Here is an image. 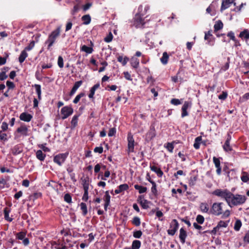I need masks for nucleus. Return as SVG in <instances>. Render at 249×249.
Listing matches in <instances>:
<instances>
[{"mask_svg": "<svg viewBox=\"0 0 249 249\" xmlns=\"http://www.w3.org/2000/svg\"><path fill=\"white\" fill-rule=\"evenodd\" d=\"M179 224L176 219H173L170 223V229L167 230L169 235L173 236L178 228Z\"/></svg>", "mask_w": 249, "mask_h": 249, "instance_id": "nucleus-8", "label": "nucleus"}, {"mask_svg": "<svg viewBox=\"0 0 249 249\" xmlns=\"http://www.w3.org/2000/svg\"><path fill=\"white\" fill-rule=\"evenodd\" d=\"M239 37L242 38H244L246 40L249 39V31L248 29H245L243 31L241 32Z\"/></svg>", "mask_w": 249, "mask_h": 249, "instance_id": "nucleus-31", "label": "nucleus"}, {"mask_svg": "<svg viewBox=\"0 0 249 249\" xmlns=\"http://www.w3.org/2000/svg\"><path fill=\"white\" fill-rule=\"evenodd\" d=\"M64 199L65 201L68 203H71V196L69 193L66 194L64 195Z\"/></svg>", "mask_w": 249, "mask_h": 249, "instance_id": "nucleus-57", "label": "nucleus"}, {"mask_svg": "<svg viewBox=\"0 0 249 249\" xmlns=\"http://www.w3.org/2000/svg\"><path fill=\"white\" fill-rule=\"evenodd\" d=\"M113 36L111 32H110L107 36L105 37L104 41L107 43L110 42L113 39Z\"/></svg>", "mask_w": 249, "mask_h": 249, "instance_id": "nucleus-52", "label": "nucleus"}, {"mask_svg": "<svg viewBox=\"0 0 249 249\" xmlns=\"http://www.w3.org/2000/svg\"><path fill=\"white\" fill-rule=\"evenodd\" d=\"M73 112V109L71 106H66L63 107L61 109V114L62 115L61 119L65 120L70 116L72 115Z\"/></svg>", "mask_w": 249, "mask_h": 249, "instance_id": "nucleus-7", "label": "nucleus"}, {"mask_svg": "<svg viewBox=\"0 0 249 249\" xmlns=\"http://www.w3.org/2000/svg\"><path fill=\"white\" fill-rule=\"evenodd\" d=\"M197 180V177H191L189 179V185L190 186H193L195 185L196 182Z\"/></svg>", "mask_w": 249, "mask_h": 249, "instance_id": "nucleus-56", "label": "nucleus"}, {"mask_svg": "<svg viewBox=\"0 0 249 249\" xmlns=\"http://www.w3.org/2000/svg\"><path fill=\"white\" fill-rule=\"evenodd\" d=\"M28 54L26 50H23L22 51L18 57L19 62L20 64H22L25 61V59L28 57Z\"/></svg>", "mask_w": 249, "mask_h": 249, "instance_id": "nucleus-27", "label": "nucleus"}, {"mask_svg": "<svg viewBox=\"0 0 249 249\" xmlns=\"http://www.w3.org/2000/svg\"><path fill=\"white\" fill-rule=\"evenodd\" d=\"M26 234V232L22 231L17 233L16 234V238L17 239H18V240H22L25 238Z\"/></svg>", "mask_w": 249, "mask_h": 249, "instance_id": "nucleus-46", "label": "nucleus"}, {"mask_svg": "<svg viewBox=\"0 0 249 249\" xmlns=\"http://www.w3.org/2000/svg\"><path fill=\"white\" fill-rule=\"evenodd\" d=\"M141 246V242L140 240H135L132 242V245L130 247H125L124 249H139Z\"/></svg>", "mask_w": 249, "mask_h": 249, "instance_id": "nucleus-21", "label": "nucleus"}, {"mask_svg": "<svg viewBox=\"0 0 249 249\" xmlns=\"http://www.w3.org/2000/svg\"><path fill=\"white\" fill-rule=\"evenodd\" d=\"M19 118L21 121L29 122L31 121L32 119L33 118V116L26 112H23L20 114L19 116Z\"/></svg>", "mask_w": 249, "mask_h": 249, "instance_id": "nucleus-18", "label": "nucleus"}, {"mask_svg": "<svg viewBox=\"0 0 249 249\" xmlns=\"http://www.w3.org/2000/svg\"><path fill=\"white\" fill-rule=\"evenodd\" d=\"M117 60L118 62L121 63L123 66H125L128 60V58L127 57H125L123 58L122 56H119L117 57Z\"/></svg>", "mask_w": 249, "mask_h": 249, "instance_id": "nucleus-44", "label": "nucleus"}, {"mask_svg": "<svg viewBox=\"0 0 249 249\" xmlns=\"http://www.w3.org/2000/svg\"><path fill=\"white\" fill-rule=\"evenodd\" d=\"M229 221L220 220L217 224L219 229L220 228H226L228 225Z\"/></svg>", "mask_w": 249, "mask_h": 249, "instance_id": "nucleus-50", "label": "nucleus"}, {"mask_svg": "<svg viewBox=\"0 0 249 249\" xmlns=\"http://www.w3.org/2000/svg\"><path fill=\"white\" fill-rule=\"evenodd\" d=\"M149 138L151 140L156 136V130L154 126L151 125L150 130L147 133Z\"/></svg>", "mask_w": 249, "mask_h": 249, "instance_id": "nucleus-33", "label": "nucleus"}, {"mask_svg": "<svg viewBox=\"0 0 249 249\" xmlns=\"http://www.w3.org/2000/svg\"><path fill=\"white\" fill-rule=\"evenodd\" d=\"M85 93L84 92H81L76 95L75 98L73 100V103L74 104H77L80 101L81 98L85 96Z\"/></svg>", "mask_w": 249, "mask_h": 249, "instance_id": "nucleus-40", "label": "nucleus"}, {"mask_svg": "<svg viewBox=\"0 0 249 249\" xmlns=\"http://www.w3.org/2000/svg\"><path fill=\"white\" fill-rule=\"evenodd\" d=\"M143 7L140 5L138 7V12L135 15L133 19V25L137 28H143L145 24L143 16L144 13H142V9Z\"/></svg>", "mask_w": 249, "mask_h": 249, "instance_id": "nucleus-4", "label": "nucleus"}, {"mask_svg": "<svg viewBox=\"0 0 249 249\" xmlns=\"http://www.w3.org/2000/svg\"><path fill=\"white\" fill-rule=\"evenodd\" d=\"M57 64L60 68H63V67H64L63 58L61 56H58Z\"/></svg>", "mask_w": 249, "mask_h": 249, "instance_id": "nucleus-58", "label": "nucleus"}, {"mask_svg": "<svg viewBox=\"0 0 249 249\" xmlns=\"http://www.w3.org/2000/svg\"><path fill=\"white\" fill-rule=\"evenodd\" d=\"M225 206V204L223 202H215L213 204L210 212L216 216L222 214V218H227L230 215L231 212L229 210L223 211V208Z\"/></svg>", "mask_w": 249, "mask_h": 249, "instance_id": "nucleus-1", "label": "nucleus"}, {"mask_svg": "<svg viewBox=\"0 0 249 249\" xmlns=\"http://www.w3.org/2000/svg\"><path fill=\"white\" fill-rule=\"evenodd\" d=\"M36 157L40 161H43L46 157V154H44L41 150H38L36 152Z\"/></svg>", "mask_w": 249, "mask_h": 249, "instance_id": "nucleus-30", "label": "nucleus"}, {"mask_svg": "<svg viewBox=\"0 0 249 249\" xmlns=\"http://www.w3.org/2000/svg\"><path fill=\"white\" fill-rule=\"evenodd\" d=\"M35 44V41L32 40V41L30 42L29 44L25 48V49L24 50H26V51H29L31 50L34 47Z\"/></svg>", "mask_w": 249, "mask_h": 249, "instance_id": "nucleus-55", "label": "nucleus"}, {"mask_svg": "<svg viewBox=\"0 0 249 249\" xmlns=\"http://www.w3.org/2000/svg\"><path fill=\"white\" fill-rule=\"evenodd\" d=\"M243 68L245 69L246 71H244L243 73L245 74H248L249 72V62H243Z\"/></svg>", "mask_w": 249, "mask_h": 249, "instance_id": "nucleus-51", "label": "nucleus"}, {"mask_svg": "<svg viewBox=\"0 0 249 249\" xmlns=\"http://www.w3.org/2000/svg\"><path fill=\"white\" fill-rule=\"evenodd\" d=\"M221 158H216L213 157V162L214 164L215 167L216 168V172L217 175L219 176L221 174V167L220 166V159Z\"/></svg>", "mask_w": 249, "mask_h": 249, "instance_id": "nucleus-12", "label": "nucleus"}, {"mask_svg": "<svg viewBox=\"0 0 249 249\" xmlns=\"http://www.w3.org/2000/svg\"><path fill=\"white\" fill-rule=\"evenodd\" d=\"M81 19L83 22V24L85 25H88L89 24L91 21V18L89 15H84L82 17Z\"/></svg>", "mask_w": 249, "mask_h": 249, "instance_id": "nucleus-35", "label": "nucleus"}, {"mask_svg": "<svg viewBox=\"0 0 249 249\" xmlns=\"http://www.w3.org/2000/svg\"><path fill=\"white\" fill-rule=\"evenodd\" d=\"M241 180L244 182H247L249 180V174L246 172H243L241 177Z\"/></svg>", "mask_w": 249, "mask_h": 249, "instance_id": "nucleus-42", "label": "nucleus"}, {"mask_svg": "<svg viewBox=\"0 0 249 249\" xmlns=\"http://www.w3.org/2000/svg\"><path fill=\"white\" fill-rule=\"evenodd\" d=\"M196 221L197 223L202 224L204 222V217L202 215L198 214L196 217Z\"/></svg>", "mask_w": 249, "mask_h": 249, "instance_id": "nucleus-53", "label": "nucleus"}, {"mask_svg": "<svg viewBox=\"0 0 249 249\" xmlns=\"http://www.w3.org/2000/svg\"><path fill=\"white\" fill-rule=\"evenodd\" d=\"M209 37H213V35L212 34V31H209L205 34V40H209Z\"/></svg>", "mask_w": 249, "mask_h": 249, "instance_id": "nucleus-63", "label": "nucleus"}, {"mask_svg": "<svg viewBox=\"0 0 249 249\" xmlns=\"http://www.w3.org/2000/svg\"><path fill=\"white\" fill-rule=\"evenodd\" d=\"M200 209L203 213H208L209 208L208 205L206 203H202L200 205Z\"/></svg>", "mask_w": 249, "mask_h": 249, "instance_id": "nucleus-41", "label": "nucleus"}, {"mask_svg": "<svg viewBox=\"0 0 249 249\" xmlns=\"http://www.w3.org/2000/svg\"><path fill=\"white\" fill-rule=\"evenodd\" d=\"M124 77L127 80L132 81V78L130 74L128 71H124L123 72Z\"/></svg>", "mask_w": 249, "mask_h": 249, "instance_id": "nucleus-61", "label": "nucleus"}, {"mask_svg": "<svg viewBox=\"0 0 249 249\" xmlns=\"http://www.w3.org/2000/svg\"><path fill=\"white\" fill-rule=\"evenodd\" d=\"M80 209L82 211V214L85 216L88 213L87 206L86 203L81 202L80 204Z\"/></svg>", "mask_w": 249, "mask_h": 249, "instance_id": "nucleus-39", "label": "nucleus"}, {"mask_svg": "<svg viewBox=\"0 0 249 249\" xmlns=\"http://www.w3.org/2000/svg\"><path fill=\"white\" fill-rule=\"evenodd\" d=\"M150 168L151 170L155 172L157 174L158 177L161 178L163 176V173L161 171L160 168H158L157 167H156L155 165H150Z\"/></svg>", "mask_w": 249, "mask_h": 249, "instance_id": "nucleus-22", "label": "nucleus"}, {"mask_svg": "<svg viewBox=\"0 0 249 249\" xmlns=\"http://www.w3.org/2000/svg\"><path fill=\"white\" fill-rule=\"evenodd\" d=\"M11 212V209L8 207L4 208L3 210L4 217L5 220L8 222H12L13 219L10 217L9 215Z\"/></svg>", "mask_w": 249, "mask_h": 249, "instance_id": "nucleus-23", "label": "nucleus"}, {"mask_svg": "<svg viewBox=\"0 0 249 249\" xmlns=\"http://www.w3.org/2000/svg\"><path fill=\"white\" fill-rule=\"evenodd\" d=\"M177 143L176 141H173L171 142H167L164 145V147L170 153H173L174 148V144Z\"/></svg>", "mask_w": 249, "mask_h": 249, "instance_id": "nucleus-28", "label": "nucleus"}, {"mask_svg": "<svg viewBox=\"0 0 249 249\" xmlns=\"http://www.w3.org/2000/svg\"><path fill=\"white\" fill-rule=\"evenodd\" d=\"M230 191L227 190H222L221 189H216L213 192V194L221 197L224 198L226 202L228 201V198Z\"/></svg>", "mask_w": 249, "mask_h": 249, "instance_id": "nucleus-9", "label": "nucleus"}, {"mask_svg": "<svg viewBox=\"0 0 249 249\" xmlns=\"http://www.w3.org/2000/svg\"><path fill=\"white\" fill-rule=\"evenodd\" d=\"M246 200L247 197L245 196L238 194L234 195L230 192L227 202L230 207H232V206L240 205L244 204Z\"/></svg>", "mask_w": 249, "mask_h": 249, "instance_id": "nucleus-2", "label": "nucleus"}, {"mask_svg": "<svg viewBox=\"0 0 249 249\" xmlns=\"http://www.w3.org/2000/svg\"><path fill=\"white\" fill-rule=\"evenodd\" d=\"M231 137L230 134H228L227 139L225 142L224 144L223 145L224 150L227 152H231L232 150V148L230 145V141Z\"/></svg>", "mask_w": 249, "mask_h": 249, "instance_id": "nucleus-11", "label": "nucleus"}, {"mask_svg": "<svg viewBox=\"0 0 249 249\" xmlns=\"http://www.w3.org/2000/svg\"><path fill=\"white\" fill-rule=\"evenodd\" d=\"M228 96V93L226 91H222V93L218 96V98L220 100H224Z\"/></svg>", "mask_w": 249, "mask_h": 249, "instance_id": "nucleus-60", "label": "nucleus"}, {"mask_svg": "<svg viewBox=\"0 0 249 249\" xmlns=\"http://www.w3.org/2000/svg\"><path fill=\"white\" fill-rule=\"evenodd\" d=\"M79 9V6L78 4H76L74 6L73 9L71 11V14L72 15H74L78 11Z\"/></svg>", "mask_w": 249, "mask_h": 249, "instance_id": "nucleus-64", "label": "nucleus"}, {"mask_svg": "<svg viewBox=\"0 0 249 249\" xmlns=\"http://www.w3.org/2000/svg\"><path fill=\"white\" fill-rule=\"evenodd\" d=\"M169 59V55L167 52H164L162 54V56L160 58V60L163 65H166L168 63Z\"/></svg>", "mask_w": 249, "mask_h": 249, "instance_id": "nucleus-32", "label": "nucleus"}, {"mask_svg": "<svg viewBox=\"0 0 249 249\" xmlns=\"http://www.w3.org/2000/svg\"><path fill=\"white\" fill-rule=\"evenodd\" d=\"M127 140V149H126V152L127 154L129 155L130 153H133L135 152L134 146L137 144V143L135 142L133 136L131 133H129L128 134Z\"/></svg>", "mask_w": 249, "mask_h": 249, "instance_id": "nucleus-6", "label": "nucleus"}, {"mask_svg": "<svg viewBox=\"0 0 249 249\" xmlns=\"http://www.w3.org/2000/svg\"><path fill=\"white\" fill-rule=\"evenodd\" d=\"M234 0H223L221 6L220 11L222 12L230 7L232 3L236 5V3L234 2Z\"/></svg>", "mask_w": 249, "mask_h": 249, "instance_id": "nucleus-13", "label": "nucleus"}, {"mask_svg": "<svg viewBox=\"0 0 249 249\" xmlns=\"http://www.w3.org/2000/svg\"><path fill=\"white\" fill-rule=\"evenodd\" d=\"M28 129L25 124H21L14 132L15 139L19 138L21 136H27L28 135Z\"/></svg>", "mask_w": 249, "mask_h": 249, "instance_id": "nucleus-5", "label": "nucleus"}, {"mask_svg": "<svg viewBox=\"0 0 249 249\" xmlns=\"http://www.w3.org/2000/svg\"><path fill=\"white\" fill-rule=\"evenodd\" d=\"M67 155L68 154L66 153L59 154L54 157L53 160V162L57 164L59 166H61L63 163L65 161Z\"/></svg>", "mask_w": 249, "mask_h": 249, "instance_id": "nucleus-10", "label": "nucleus"}, {"mask_svg": "<svg viewBox=\"0 0 249 249\" xmlns=\"http://www.w3.org/2000/svg\"><path fill=\"white\" fill-rule=\"evenodd\" d=\"M187 236L186 231L183 228H181L179 230V238L182 244L185 243Z\"/></svg>", "mask_w": 249, "mask_h": 249, "instance_id": "nucleus-20", "label": "nucleus"}, {"mask_svg": "<svg viewBox=\"0 0 249 249\" xmlns=\"http://www.w3.org/2000/svg\"><path fill=\"white\" fill-rule=\"evenodd\" d=\"M150 203L149 201L146 199L141 201L140 202L142 208L144 209H147L149 208L148 204Z\"/></svg>", "mask_w": 249, "mask_h": 249, "instance_id": "nucleus-48", "label": "nucleus"}, {"mask_svg": "<svg viewBox=\"0 0 249 249\" xmlns=\"http://www.w3.org/2000/svg\"><path fill=\"white\" fill-rule=\"evenodd\" d=\"M82 84L83 81L82 80L75 82L72 88L69 93V95L70 96H73L77 91V89L82 85Z\"/></svg>", "mask_w": 249, "mask_h": 249, "instance_id": "nucleus-16", "label": "nucleus"}, {"mask_svg": "<svg viewBox=\"0 0 249 249\" xmlns=\"http://www.w3.org/2000/svg\"><path fill=\"white\" fill-rule=\"evenodd\" d=\"M142 232L141 231H133V236L136 238H140L142 237Z\"/></svg>", "mask_w": 249, "mask_h": 249, "instance_id": "nucleus-54", "label": "nucleus"}, {"mask_svg": "<svg viewBox=\"0 0 249 249\" xmlns=\"http://www.w3.org/2000/svg\"><path fill=\"white\" fill-rule=\"evenodd\" d=\"M131 66L134 69H137L139 66V60L137 58H132Z\"/></svg>", "mask_w": 249, "mask_h": 249, "instance_id": "nucleus-37", "label": "nucleus"}, {"mask_svg": "<svg viewBox=\"0 0 249 249\" xmlns=\"http://www.w3.org/2000/svg\"><path fill=\"white\" fill-rule=\"evenodd\" d=\"M134 188L138 190L139 193L140 194H142L145 193L147 191V188L146 187H143L142 186L139 185L138 184L134 185Z\"/></svg>", "mask_w": 249, "mask_h": 249, "instance_id": "nucleus-34", "label": "nucleus"}, {"mask_svg": "<svg viewBox=\"0 0 249 249\" xmlns=\"http://www.w3.org/2000/svg\"><path fill=\"white\" fill-rule=\"evenodd\" d=\"M1 128L2 132L6 131L8 128V125L6 122H3L2 123L1 125Z\"/></svg>", "mask_w": 249, "mask_h": 249, "instance_id": "nucleus-62", "label": "nucleus"}, {"mask_svg": "<svg viewBox=\"0 0 249 249\" xmlns=\"http://www.w3.org/2000/svg\"><path fill=\"white\" fill-rule=\"evenodd\" d=\"M34 86L36 89V91L37 94L38 99L39 100H40L41 99V86L38 84H35Z\"/></svg>", "mask_w": 249, "mask_h": 249, "instance_id": "nucleus-36", "label": "nucleus"}, {"mask_svg": "<svg viewBox=\"0 0 249 249\" xmlns=\"http://www.w3.org/2000/svg\"><path fill=\"white\" fill-rule=\"evenodd\" d=\"M242 226V222L239 219H237L235 221L234 226V229L236 231H239L241 228V227Z\"/></svg>", "mask_w": 249, "mask_h": 249, "instance_id": "nucleus-47", "label": "nucleus"}, {"mask_svg": "<svg viewBox=\"0 0 249 249\" xmlns=\"http://www.w3.org/2000/svg\"><path fill=\"white\" fill-rule=\"evenodd\" d=\"M81 51L85 52L86 53L89 54L92 53L93 50L92 47H89L85 45H84L81 47Z\"/></svg>", "mask_w": 249, "mask_h": 249, "instance_id": "nucleus-38", "label": "nucleus"}, {"mask_svg": "<svg viewBox=\"0 0 249 249\" xmlns=\"http://www.w3.org/2000/svg\"><path fill=\"white\" fill-rule=\"evenodd\" d=\"M79 117V115H75L73 116L71 122V129H74L77 126Z\"/></svg>", "mask_w": 249, "mask_h": 249, "instance_id": "nucleus-26", "label": "nucleus"}, {"mask_svg": "<svg viewBox=\"0 0 249 249\" xmlns=\"http://www.w3.org/2000/svg\"><path fill=\"white\" fill-rule=\"evenodd\" d=\"M223 27V23L222 22L219 20L217 21H216L214 25V33H216L218 31H219L220 29H222Z\"/></svg>", "mask_w": 249, "mask_h": 249, "instance_id": "nucleus-29", "label": "nucleus"}, {"mask_svg": "<svg viewBox=\"0 0 249 249\" xmlns=\"http://www.w3.org/2000/svg\"><path fill=\"white\" fill-rule=\"evenodd\" d=\"M23 146L20 144H17L15 145L12 148H11V151L12 154L14 156H17L23 152Z\"/></svg>", "mask_w": 249, "mask_h": 249, "instance_id": "nucleus-15", "label": "nucleus"}, {"mask_svg": "<svg viewBox=\"0 0 249 249\" xmlns=\"http://www.w3.org/2000/svg\"><path fill=\"white\" fill-rule=\"evenodd\" d=\"M0 140L5 142L8 141L7 135L2 131H0Z\"/></svg>", "mask_w": 249, "mask_h": 249, "instance_id": "nucleus-49", "label": "nucleus"}, {"mask_svg": "<svg viewBox=\"0 0 249 249\" xmlns=\"http://www.w3.org/2000/svg\"><path fill=\"white\" fill-rule=\"evenodd\" d=\"M192 105L191 103L188 101H185L181 107V117L184 118L188 115V113L187 111L189 107H191Z\"/></svg>", "mask_w": 249, "mask_h": 249, "instance_id": "nucleus-14", "label": "nucleus"}, {"mask_svg": "<svg viewBox=\"0 0 249 249\" xmlns=\"http://www.w3.org/2000/svg\"><path fill=\"white\" fill-rule=\"evenodd\" d=\"M147 180L152 185V186L151 187V192L155 196H158V191L157 189V185H156V182L154 181H153V180H152L150 178H147Z\"/></svg>", "mask_w": 249, "mask_h": 249, "instance_id": "nucleus-24", "label": "nucleus"}, {"mask_svg": "<svg viewBox=\"0 0 249 249\" xmlns=\"http://www.w3.org/2000/svg\"><path fill=\"white\" fill-rule=\"evenodd\" d=\"M129 186L128 185L124 183L123 184H121L119 185L117 189L115 190L114 192L116 194H120L124 191H126L128 189Z\"/></svg>", "mask_w": 249, "mask_h": 249, "instance_id": "nucleus-19", "label": "nucleus"}, {"mask_svg": "<svg viewBox=\"0 0 249 249\" xmlns=\"http://www.w3.org/2000/svg\"><path fill=\"white\" fill-rule=\"evenodd\" d=\"M100 87V84L97 83L95 85H94L89 90V97L90 99H94V95L95 94V90L98 89Z\"/></svg>", "mask_w": 249, "mask_h": 249, "instance_id": "nucleus-25", "label": "nucleus"}, {"mask_svg": "<svg viewBox=\"0 0 249 249\" xmlns=\"http://www.w3.org/2000/svg\"><path fill=\"white\" fill-rule=\"evenodd\" d=\"M82 185L84 190H89V181L88 178H84L83 180H82Z\"/></svg>", "mask_w": 249, "mask_h": 249, "instance_id": "nucleus-43", "label": "nucleus"}, {"mask_svg": "<svg viewBox=\"0 0 249 249\" xmlns=\"http://www.w3.org/2000/svg\"><path fill=\"white\" fill-rule=\"evenodd\" d=\"M132 224L135 226H139L141 225L140 218L138 216L134 217L133 220H132Z\"/></svg>", "mask_w": 249, "mask_h": 249, "instance_id": "nucleus-45", "label": "nucleus"}, {"mask_svg": "<svg viewBox=\"0 0 249 249\" xmlns=\"http://www.w3.org/2000/svg\"><path fill=\"white\" fill-rule=\"evenodd\" d=\"M62 30V25H58L55 29L53 30L49 35L46 44H48V50H50L53 44L55 42L56 39L60 36Z\"/></svg>", "mask_w": 249, "mask_h": 249, "instance_id": "nucleus-3", "label": "nucleus"}, {"mask_svg": "<svg viewBox=\"0 0 249 249\" xmlns=\"http://www.w3.org/2000/svg\"><path fill=\"white\" fill-rule=\"evenodd\" d=\"M170 103L171 104L174 105L175 106H178L181 104V102L178 99L173 98L171 99Z\"/></svg>", "mask_w": 249, "mask_h": 249, "instance_id": "nucleus-59", "label": "nucleus"}, {"mask_svg": "<svg viewBox=\"0 0 249 249\" xmlns=\"http://www.w3.org/2000/svg\"><path fill=\"white\" fill-rule=\"evenodd\" d=\"M104 200L105 201V203L104 204V209L106 211H107V207L110 204V196L109 194L108 191H106L105 192V194L104 196Z\"/></svg>", "mask_w": 249, "mask_h": 249, "instance_id": "nucleus-17", "label": "nucleus"}]
</instances>
